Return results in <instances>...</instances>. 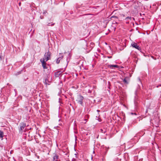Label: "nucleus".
I'll return each instance as SVG.
<instances>
[{"label": "nucleus", "instance_id": "1", "mask_svg": "<svg viewBox=\"0 0 161 161\" xmlns=\"http://www.w3.org/2000/svg\"><path fill=\"white\" fill-rule=\"evenodd\" d=\"M89 7L87 4H82L80 6L78 7V10L82 13V12H84L86 10H88Z\"/></svg>", "mask_w": 161, "mask_h": 161}, {"label": "nucleus", "instance_id": "2", "mask_svg": "<svg viewBox=\"0 0 161 161\" xmlns=\"http://www.w3.org/2000/svg\"><path fill=\"white\" fill-rule=\"evenodd\" d=\"M84 97L81 95H78L77 97L76 101L77 103L81 105H83V100Z\"/></svg>", "mask_w": 161, "mask_h": 161}, {"label": "nucleus", "instance_id": "3", "mask_svg": "<svg viewBox=\"0 0 161 161\" xmlns=\"http://www.w3.org/2000/svg\"><path fill=\"white\" fill-rule=\"evenodd\" d=\"M51 55V53L49 50L46 53H45L44 54V57L45 58V59L46 60V61H47L48 60L50 59V56Z\"/></svg>", "mask_w": 161, "mask_h": 161}, {"label": "nucleus", "instance_id": "4", "mask_svg": "<svg viewBox=\"0 0 161 161\" xmlns=\"http://www.w3.org/2000/svg\"><path fill=\"white\" fill-rule=\"evenodd\" d=\"M25 126L26 124L25 123L23 122L20 123L19 127V132H21L24 129Z\"/></svg>", "mask_w": 161, "mask_h": 161}, {"label": "nucleus", "instance_id": "5", "mask_svg": "<svg viewBox=\"0 0 161 161\" xmlns=\"http://www.w3.org/2000/svg\"><path fill=\"white\" fill-rule=\"evenodd\" d=\"M131 46L135 48L138 50H139L142 53V49L141 48L139 47L137 44L135 42H133L131 44Z\"/></svg>", "mask_w": 161, "mask_h": 161}, {"label": "nucleus", "instance_id": "6", "mask_svg": "<svg viewBox=\"0 0 161 161\" xmlns=\"http://www.w3.org/2000/svg\"><path fill=\"white\" fill-rule=\"evenodd\" d=\"M41 62L42 63V65L43 68L44 69H47V67L46 66V64L47 63H46V62L44 60V59H41L40 60Z\"/></svg>", "mask_w": 161, "mask_h": 161}, {"label": "nucleus", "instance_id": "7", "mask_svg": "<svg viewBox=\"0 0 161 161\" xmlns=\"http://www.w3.org/2000/svg\"><path fill=\"white\" fill-rule=\"evenodd\" d=\"M54 155L53 157V161H61L59 158L58 155L56 153H54Z\"/></svg>", "mask_w": 161, "mask_h": 161}, {"label": "nucleus", "instance_id": "8", "mask_svg": "<svg viewBox=\"0 0 161 161\" xmlns=\"http://www.w3.org/2000/svg\"><path fill=\"white\" fill-rule=\"evenodd\" d=\"M135 96L134 103L136 106L137 103L138 96H137V90H136L135 92Z\"/></svg>", "mask_w": 161, "mask_h": 161}, {"label": "nucleus", "instance_id": "9", "mask_svg": "<svg viewBox=\"0 0 161 161\" xmlns=\"http://www.w3.org/2000/svg\"><path fill=\"white\" fill-rule=\"evenodd\" d=\"M44 84L46 85H49V83L50 82V81L48 79V76L47 75V77L45 78L44 81Z\"/></svg>", "mask_w": 161, "mask_h": 161}, {"label": "nucleus", "instance_id": "10", "mask_svg": "<svg viewBox=\"0 0 161 161\" xmlns=\"http://www.w3.org/2000/svg\"><path fill=\"white\" fill-rule=\"evenodd\" d=\"M62 72L60 71H58L55 73V76L56 77H59L60 75H62Z\"/></svg>", "mask_w": 161, "mask_h": 161}, {"label": "nucleus", "instance_id": "11", "mask_svg": "<svg viewBox=\"0 0 161 161\" xmlns=\"http://www.w3.org/2000/svg\"><path fill=\"white\" fill-rule=\"evenodd\" d=\"M108 67L110 69H113L114 67L118 68L119 66L117 65H109Z\"/></svg>", "mask_w": 161, "mask_h": 161}, {"label": "nucleus", "instance_id": "12", "mask_svg": "<svg viewBox=\"0 0 161 161\" xmlns=\"http://www.w3.org/2000/svg\"><path fill=\"white\" fill-rule=\"evenodd\" d=\"M3 132L0 130V138H2L3 140Z\"/></svg>", "mask_w": 161, "mask_h": 161}, {"label": "nucleus", "instance_id": "13", "mask_svg": "<svg viewBox=\"0 0 161 161\" xmlns=\"http://www.w3.org/2000/svg\"><path fill=\"white\" fill-rule=\"evenodd\" d=\"M127 78V77L125 78L123 80V81L124 83L126 84H128V82L127 81L126 79Z\"/></svg>", "mask_w": 161, "mask_h": 161}, {"label": "nucleus", "instance_id": "14", "mask_svg": "<svg viewBox=\"0 0 161 161\" xmlns=\"http://www.w3.org/2000/svg\"><path fill=\"white\" fill-rule=\"evenodd\" d=\"M62 57H60V58H57V60H56V63L57 64H58L59 63L60 60L62 58Z\"/></svg>", "mask_w": 161, "mask_h": 161}, {"label": "nucleus", "instance_id": "15", "mask_svg": "<svg viewBox=\"0 0 161 161\" xmlns=\"http://www.w3.org/2000/svg\"><path fill=\"white\" fill-rule=\"evenodd\" d=\"M106 130L104 129H101L100 130V132H102V133H105L106 132Z\"/></svg>", "mask_w": 161, "mask_h": 161}, {"label": "nucleus", "instance_id": "16", "mask_svg": "<svg viewBox=\"0 0 161 161\" xmlns=\"http://www.w3.org/2000/svg\"><path fill=\"white\" fill-rule=\"evenodd\" d=\"M108 148H108L107 147H105V149H104V150H105V152L104 153V155H105L106 154V153H107V152L108 150Z\"/></svg>", "mask_w": 161, "mask_h": 161}, {"label": "nucleus", "instance_id": "17", "mask_svg": "<svg viewBox=\"0 0 161 161\" xmlns=\"http://www.w3.org/2000/svg\"><path fill=\"white\" fill-rule=\"evenodd\" d=\"M54 24H55L54 23H53L51 24L50 23H49L47 24V25L48 26H53V25H54Z\"/></svg>", "mask_w": 161, "mask_h": 161}, {"label": "nucleus", "instance_id": "18", "mask_svg": "<svg viewBox=\"0 0 161 161\" xmlns=\"http://www.w3.org/2000/svg\"><path fill=\"white\" fill-rule=\"evenodd\" d=\"M89 115L88 114H86L85 115V120H86V119H88L89 117Z\"/></svg>", "mask_w": 161, "mask_h": 161}, {"label": "nucleus", "instance_id": "19", "mask_svg": "<svg viewBox=\"0 0 161 161\" xmlns=\"http://www.w3.org/2000/svg\"><path fill=\"white\" fill-rule=\"evenodd\" d=\"M111 18H114L115 19H118V17L116 16L113 15L111 17Z\"/></svg>", "mask_w": 161, "mask_h": 161}, {"label": "nucleus", "instance_id": "20", "mask_svg": "<svg viewBox=\"0 0 161 161\" xmlns=\"http://www.w3.org/2000/svg\"><path fill=\"white\" fill-rule=\"evenodd\" d=\"M131 17H127L125 19V20H127L128 19H130L131 20Z\"/></svg>", "mask_w": 161, "mask_h": 161}, {"label": "nucleus", "instance_id": "21", "mask_svg": "<svg viewBox=\"0 0 161 161\" xmlns=\"http://www.w3.org/2000/svg\"><path fill=\"white\" fill-rule=\"evenodd\" d=\"M138 80L139 82L141 83V81L139 77L138 78Z\"/></svg>", "mask_w": 161, "mask_h": 161}, {"label": "nucleus", "instance_id": "22", "mask_svg": "<svg viewBox=\"0 0 161 161\" xmlns=\"http://www.w3.org/2000/svg\"><path fill=\"white\" fill-rule=\"evenodd\" d=\"M118 23L116 22V21H114L113 22V24H118Z\"/></svg>", "mask_w": 161, "mask_h": 161}, {"label": "nucleus", "instance_id": "23", "mask_svg": "<svg viewBox=\"0 0 161 161\" xmlns=\"http://www.w3.org/2000/svg\"><path fill=\"white\" fill-rule=\"evenodd\" d=\"M40 18L41 19H43V16H40Z\"/></svg>", "mask_w": 161, "mask_h": 161}, {"label": "nucleus", "instance_id": "24", "mask_svg": "<svg viewBox=\"0 0 161 161\" xmlns=\"http://www.w3.org/2000/svg\"><path fill=\"white\" fill-rule=\"evenodd\" d=\"M47 11H44V12H43V14H45L46 13H47Z\"/></svg>", "mask_w": 161, "mask_h": 161}, {"label": "nucleus", "instance_id": "25", "mask_svg": "<svg viewBox=\"0 0 161 161\" xmlns=\"http://www.w3.org/2000/svg\"><path fill=\"white\" fill-rule=\"evenodd\" d=\"M75 159L73 158L72 160V161H75Z\"/></svg>", "mask_w": 161, "mask_h": 161}, {"label": "nucleus", "instance_id": "26", "mask_svg": "<svg viewBox=\"0 0 161 161\" xmlns=\"http://www.w3.org/2000/svg\"><path fill=\"white\" fill-rule=\"evenodd\" d=\"M131 114H135V115H136V114L135 113H131Z\"/></svg>", "mask_w": 161, "mask_h": 161}, {"label": "nucleus", "instance_id": "27", "mask_svg": "<svg viewBox=\"0 0 161 161\" xmlns=\"http://www.w3.org/2000/svg\"><path fill=\"white\" fill-rule=\"evenodd\" d=\"M121 16H123V17H125V15H124V14H122L121 15Z\"/></svg>", "mask_w": 161, "mask_h": 161}, {"label": "nucleus", "instance_id": "28", "mask_svg": "<svg viewBox=\"0 0 161 161\" xmlns=\"http://www.w3.org/2000/svg\"><path fill=\"white\" fill-rule=\"evenodd\" d=\"M1 59H2L1 56L0 55V60H1Z\"/></svg>", "mask_w": 161, "mask_h": 161}, {"label": "nucleus", "instance_id": "29", "mask_svg": "<svg viewBox=\"0 0 161 161\" xmlns=\"http://www.w3.org/2000/svg\"><path fill=\"white\" fill-rule=\"evenodd\" d=\"M159 86H161V85H159L158 86H157V87H158Z\"/></svg>", "mask_w": 161, "mask_h": 161}, {"label": "nucleus", "instance_id": "30", "mask_svg": "<svg viewBox=\"0 0 161 161\" xmlns=\"http://www.w3.org/2000/svg\"><path fill=\"white\" fill-rule=\"evenodd\" d=\"M75 141H76V140H77V136H75Z\"/></svg>", "mask_w": 161, "mask_h": 161}, {"label": "nucleus", "instance_id": "31", "mask_svg": "<svg viewBox=\"0 0 161 161\" xmlns=\"http://www.w3.org/2000/svg\"><path fill=\"white\" fill-rule=\"evenodd\" d=\"M108 58H112V57H111V56H110V57H108Z\"/></svg>", "mask_w": 161, "mask_h": 161}, {"label": "nucleus", "instance_id": "32", "mask_svg": "<svg viewBox=\"0 0 161 161\" xmlns=\"http://www.w3.org/2000/svg\"><path fill=\"white\" fill-rule=\"evenodd\" d=\"M97 112H99L100 111L99 110H97Z\"/></svg>", "mask_w": 161, "mask_h": 161}, {"label": "nucleus", "instance_id": "33", "mask_svg": "<svg viewBox=\"0 0 161 161\" xmlns=\"http://www.w3.org/2000/svg\"><path fill=\"white\" fill-rule=\"evenodd\" d=\"M13 159H14V161H16V160L14 158H13Z\"/></svg>", "mask_w": 161, "mask_h": 161}, {"label": "nucleus", "instance_id": "34", "mask_svg": "<svg viewBox=\"0 0 161 161\" xmlns=\"http://www.w3.org/2000/svg\"><path fill=\"white\" fill-rule=\"evenodd\" d=\"M20 4H21V3H20H20H19V6H20Z\"/></svg>", "mask_w": 161, "mask_h": 161}, {"label": "nucleus", "instance_id": "35", "mask_svg": "<svg viewBox=\"0 0 161 161\" xmlns=\"http://www.w3.org/2000/svg\"><path fill=\"white\" fill-rule=\"evenodd\" d=\"M36 73H37L38 74H39V72H37Z\"/></svg>", "mask_w": 161, "mask_h": 161}, {"label": "nucleus", "instance_id": "36", "mask_svg": "<svg viewBox=\"0 0 161 161\" xmlns=\"http://www.w3.org/2000/svg\"><path fill=\"white\" fill-rule=\"evenodd\" d=\"M120 155V154H119L118 155Z\"/></svg>", "mask_w": 161, "mask_h": 161}]
</instances>
